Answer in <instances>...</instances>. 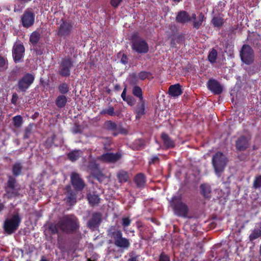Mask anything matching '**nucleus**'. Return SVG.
I'll return each mask as SVG.
<instances>
[{"mask_svg": "<svg viewBox=\"0 0 261 261\" xmlns=\"http://www.w3.org/2000/svg\"><path fill=\"white\" fill-rule=\"evenodd\" d=\"M104 127L106 129L110 130H117L116 124L112 121H107L104 124Z\"/></svg>", "mask_w": 261, "mask_h": 261, "instance_id": "obj_32", "label": "nucleus"}, {"mask_svg": "<svg viewBox=\"0 0 261 261\" xmlns=\"http://www.w3.org/2000/svg\"><path fill=\"white\" fill-rule=\"evenodd\" d=\"M240 56L242 61L246 64H250L253 61V50L249 45L243 46Z\"/></svg>", "mask_w": 261, "mask_h": 261, "instance_id": "obj_8", "label": "nucleus"}, {"mask_svg": "<svg viewBox=\"0 0 261 261\" xmlns=\"http://www.w3.org/2000/svg\"><path fill=\"white\" fill-rule=\"evenodd\" d=\"M170 203L176 215L181 217L187 216L188 209L187 205L181 202L180 196H173Z\"/></svg>", "mask_w": 261, "mask_h": 261, "instance_id": "obj_3", "label": "nucleus"}, {"mask_svg": "<svg viewBox=\"0 0 261 261\" xmlns=\"http://www.w3.org/2000/svg\"><path fill=\"white\" fill-rule=\"evenodd\" d=\"M137 113V118H139L140 116L145 114V101L143 100H140V102L138 104L136 109Z\"/></svg>", "mask_w": 261, "mask_h": 261, "instance_id": "obj_22", "label": "nucleus"}, {"mask_svg": "<svg viewBox=\"0 0 261 261\" xmlns=\"http://www.w3.org/2000/svg\"><path fill=\"white\" fill-rule=\"evenodd\" d=\"M120 62L123 64H125L127 63V59L126 55L123 54Z\"/></svg>", "mask_w": 261, "mask_h": 261, "instance_id": "obj_49", "label": "nucleus"}, {"mask_svg": "<svg viewBox=\"0 0 261 261\" xmlns=\"http://www.w3.org/2000/svg\"><path fill=\"white\" fill-rule=\"evenodd\" d=\"M67 99L64 95L58 96L56 100V104L59 108H62L65 107L67 103Z\"/></svg>", "mask_w": 261, "mask_h": 261, "instance_id": "obj_24", "label": "nucleus"}, {"mask_svg": "<svg viewBox=\"0 0 261 261\" xmlns=\"http://www.w3.org/2000/svg\"><path fill=\"white\" fill-rule=\"evenodd\" d=\"M40 261H48V260L46 259L45 258L43 257V258H41Z\"/></svg>", "mask_w": 261, "mask_h": 261, "instance_id": "obj_57", "label": "nucleus"}, {"mask_svg": "<svg viewBox=\"0 0 261 261\" xmlns=\"http://www.w3.org/2000/svg\"><path fill=\"white\" fill-rule=\"evenodd\" d=\"M20 222V218L18 214L14 215L11 218L5 221L4 223L5 231L9 233L13 232L18 228Z\"/></svg>", "mask_w": 261, "mask_h": 261, "instance_id": "obj_7", "label": "nucleus"}, {"mask_svg": "<svg viewBox=\"0 0 261 261\" xmlns=\"http://www.w3.org/2000/svg\"><path fill=\"white\" fill-rule=\"evenodd\" d=\"M21 166L19 163H16L13 167V173L15 175H18L21 173Z\"/></svg>", "mask_w": 261, "mask_h": 261, "instance_id": "obj_39", "label": "nucleus"}, {"mask_svg": "<svg viewBox=\"0 0 261 261\" xmlns=\"http://www.w3.org/2000/svg\"><path fill=\"white\" fill-rule=\"evenodd\" d=\"M6 61L5 58L0 56V67L5 68Z\"/></svg>", "mask_w": 261, "mask_h": 261, "instance_id": "obj_47", "label": "nucleus"}, {"mask_svg": "<svg viewBox=\"0 0 261 261\" xmlns=\"http://www.w3.org/2000/svg\"><path fill=\"white\" fill-rule=\"evenodd\" d=\"M40 37V35L38 32H34L30 36V41L33 44H36L38 42Z\"/></svg>", "mask_w": 261, "mask_h": 261, "instance_id": "obj_35", "label": "nucleus"}, {"mask_svg": "<svg viewBox=\"0 0 261 261\" xmlns=\"http://www.w3.org/2000/svg\"><path fill=\"white\" fill-rule=\"evenodd\" d=\"M120 133H124V132H123L122 131H121Z\"/></svg>", "mask_w": 261, "mask_h": 261, "instance_id": "obj_61", "label": "nucleus"}, {"mask_svg": "<svg viewBox=\"0 0 261 261\" xmlns=\"http://www.w3.org/2000/svg\"><path fill=\"white\" fill-rule=\"evenodd\" d=\"M149 75L150 74L149 72L146 71H142L138 74V76L139 79L143 80L148 78Z\"/></svg>", "mask_w": 261, "mask_h": 261, "instance_id": "obj_43", "label": "nucleus"}, {"mask_svg": "<svg viewBox=\"0 0 261 261\" xmlns=\"http://www.w3.org/2000/svg\"><path fill=\"white\" fill-rule=\"evenodd\" d=\"M164 145L166 148H173L175 146V143L166 134L163 133L161 136Z\"/></svg>", "mask_w": 261, "mask_h": 261, "instance_id": "obj_19", "label": "nucleus"}, {"mask_svg": "<svg viewBox=\"0 0 261 261\" xmlns=\"http://www.w3.org/2000/svg\"><path fill=\"white\" fill-rule=\"evenodd\" d=\"M5 196L8 198H12L20 195L21 188L16 184L14 178L10 177L8 181V186L6 187Z\"/></svg>", "mask_w": 261, "mask_h": 261, "instance_id": "obj_6", "label": "nucleus"}, {"mask_svg": "<svg viewBox=\"0 0 261 261\" xmlns=\"http://www.w3.org/2000/svg\"><path fill=\"white\" fill-rule=\"evenodd\" d=\"M25 137H26V138L28 137L27 134L25 135Z\"/></svg>", "mask_w": 261, "mask_h": 261, "instance_id": "obj_62", "label": "nucleus"}, {"mask_svg": "<svg viewBox=\"0 0 261 261\" xmlns=\"http://www.w3.org/2000/svg\"><path fill=\"white\" fill-rule=\"evenodd\" d=\"M122 0H110V3L113 7H117Z\"/></svg>", "mask_w": 261, "mask_h": 261, "instance_id": "obj_45", "label": "nucleus"}, {"mask_svg": "<svg viewBox=\"0 0 261 261\" xmlns=\"http://www.w3.org/2000/svg\"><path fill=\"white\" fill-rule=\"evenodd\" d=\"M182 90L179 84L171 85L169 88V93L172 97H177L181 94Z\"/></svg>", "mask_w": 261, "mask_h": 261, "instance_id": "obj_17", "label": "nucleus"}, {"mask_svg": "<svg viewBox=\"0 0 261 261\" xmlns=\"http://www.w3.org/2000/svg\"><path fill=\"white\" fill-rule=\"evenodd\" d=\"M79 227L77 219L73 215L64 216L58 223L51 224L49 227L53 233L61 230L66 233H72Z\"/></svg>", "mask_w": 261, "mask_h": 261, "instance_id": "obj_1", "label": "nucleus"}, {"mask_svg": "<svg viewBox=\"0 0 261 261\" xmlns=\"http://www.w3.org/2000/svg\"><path fill=\"white\" fill-rule=\"evenodd\" d=\"M35 21V15L30 11H25L21 17L22 25L25 28H29L32 26Z\"/></svg>", "mask_w": 261, "mask_h": 261, "instance_id": "obj_11", "label": "nucleus"}, {"mask_svg": "<svg viewBox=\"0 0 261 261\" xmlns=\"http://www.w3.org/2000/svg\"><path fill=\"white\" fill-rule=\"evenodd\" d=\"M131 223V220L129 217H124L122 218V225L123 227V230L126 233H128L126 227H128Z\"/></svg>", "mask_w": 261, "mask_h": 261, "instance_id": "obj_31", "label": "nucleus"}, {"mask_svg": "<svg viewBox=\"0 0 261 261\" xmlns=\"http://www.w3.org/2000/svg\"><path fill=\"white\" fill-rule=\"evenodd\" d=\"M132 92L134 96L139 98L140 100H143L142 91L140 87L138 86H134Z\"/></svg>", "mask_w": 261, "mask_h": 261, "instance_id": "obj_30", "label": "nucleus"}, {"mask_svg": "<svg viewBox=\"0 0 261 261\" xmlns=\"http://www.w3.org/2000/svg\"><path fill=\"white\" fill-rule=\"evenodd\" d=\"M207 87L213 93L219 94L222 92V87L219 83L214 79H211L207 82Z\"/></svg>", "mask_w": 261, "mask_h": 261, "instance_id": "obj_15", "label": "nucleus"}, {"mask_svg": "<svg viewBox=\"0 0 261 261\" xmlns=\"http://www.w3.org/2000/svg\"><path fill=\"white\" fill-rule=\"evenodd\" d=\"M254 186L256 188L261 187V175L256 178L254 181Z\"/></svg>", "mask_w": 261, "mask_h": 261, "instance_id": "obj_44", "label": "nucleus"}, {"mask_svg": "<svg viewBox=\"0 0 261 261\" xmlns=\"http://www.w3.org/2000/svg\"><path fill=\"white\" fill-rule=\"evenodd\" d=\"M24 48L21 43H15L13 47V56L15 62H19L23 56Z\"/></svg>", "mask_w": 261, "mask_h": 261, "instance_id": "obj_12", "label": "nucleus"}, {"mask_svg": "<svg viewBox=\"0 0 261 261\" xmlns=\"http://www.w3.org/2000/svg\"><path fill=\"white\" fill-rule=\"evenodd\" d=\"M121 158V154L119 153H106L101 155L99 159L105 162H115Z\"/></svg>", "mask_w": 261, "mask_h": 261, "instance_id": "obj_16", "label": "nucleus"}, {"mask_svg": "<svg viewBox=\"0 0 261 261\" xmlns=\"http://www.w3.org/2000/svg\"><path fill=\"white\" fill-rule=\"evenodd\" d=\"M204 15L202 13H200L198 17V19L195 21H193V26L195 28L198 29L200 26L202 24L204 20Z\"/></svg>", "mask_w": 261, "mask_h": 261, "instance_id": "obj_33", "label": "nucleus"}, {"mask_svg": "<svg viewBox=\"0 0 261 261\" xmlns=\"http://www.w3.org/2000/svg\"><path fill=\"white\" fill-rule=\"evenodd\" d=\"M72 26L70 23L67 22H64L60 27L59 34L61 36L66 35L69 32Z\"/></svg>", "mask_w": 261, "mask_h": 261, "instance_id": "obj_20", "label": "nucleus"}, {"mask_svg": "<svg viewBox=\"0 0 261 261\" xmlns=\"http://www.w3.org/2000/svg\"><path fill=\"white\" fill-rule=\"evenodd\" d=\"M70 189V187L69 186H66V190L68 192L66 200L70 204H72L76 202V196L74 193H69Z\"/></svg>", "mask_w": 261, "mask_h": 261, "instance_id": "obj_26", "label": "nucleus"}, {"mask_svg": "<svg viewBox=\"0 0 261 261\" xmlns=\"http://www.w3.org/2000/svg\"><path fill=\"white\" fill-rule=\"evenodd\" d=\"M259 253H260V255L261 256V244H260V246Z\"/></svg>", "mask_w": 261, "mask_h": 261, "instance_id": "obj_59", "label": "nucleus"}, {"mask_svg": "<svg viewBox=\"0 0 261 261\" xmlns=\"http://www.w3.org/2000/svg\"><path fill=\"white\" fill-rule=\"evenodd\" d=\"M249 146L248 140L245 137H240L236 143V147L239 150H244Z\"/></svg>", "mask_w": 261, "mask_h": 261, "instance_id": "obj_18", "label": "nucleus"}, {"mask_svg": "<svg viewBox=\"0 0 261 261\" xmlns=\"http://www.w3.org/2000/svg\"><path fill=\"white\" fill-rule=\"evenodd\" d=\"M71 181L73 186L77 190H82L85 187V184L79 175L72 173L71 175Z\"/></svg>", "mask_w": 261, "mask_h": 261, "instance_id": "obj_14", "label": "nucleus"}, {"mask_svg": "<svg viewBox=\"0 0 261 261\" xmlns=\"http://www.w3.org/2000/svg\"><path fill=\"white\" fill-rule=\"evenodd\" d=\"M132 48L139 54L146 53L148 51V45L145 40L134 34L132 36Z\"/></svg>", "mask_w": 261, "mask_h": 261, "instance_id": "obj_4", "label": "nucleus"}, {"mask_svg": "<svg viewBox=\"0 0 261 261\" xmlns=\"http://www.w3.org/2000/svg\"><path fill=\"white\" fill-rule=\"evenodd\" d=\"M261 236V229H254L249 236L250 241H253Z\"/></svg>", "mask_w": 261, "mask_h": 261, "instance_id": "obj_36", "label": "nucleus"}, {"mask_svg": "<svg viewBox=\"0 0 261 261\" xmlns=\"http://www.w3.org/2000/svg\"><path fill=\"white\" fill-rule=\"evenodd\" d=\"M135 182L137 187H144L146 182L144 175L141 173L137 174L135 178Z\"/></svg>", "mask_w": 261, "mask_h": 261, "instance_id": "obj_23", "label": "nucleus"}, {"mask_svg": "<svg viewBox=\"0 0 261 261\" xmlns=\"http://www.w3.org/2000/svg\"><path fill=\"white\" fill-rule=\"evenodd\" d=\"M34 75L30 73L25 74L18 82V88L22 91H25L33 83Z\"/></svg>", "mask_w": 261, "mask_h": 261, "instance_id": "obj_10", "label": "nucleus"}, {"mask_svg": "<svg viewBox=\"0 0 261 261\" xmlns=\"http://www.w3.org/2000/svg\"><path fill=\"white\" fill-rule=\"evenodd\" d=\"M4 205L2 203H0V212L3 210Z\"/></svg>", "mask_w": 261, "mask_h": 261, "instance_id": "obj_56", "label": "nucleus"}, {"mask_svg": "<svg viewBox=\"0 0 261 261\" xmlns=\"http://www.w3.org/2000/svg\"><path fill=\"white\" fill-rule=\"evenodd\" d=\"M13 122L14 125L17 127H20L22 123V119L20 115H17L13 118Z\"/></svg>", "mask_w": 261, "mask_h": 261, "instance_id": "obj_40", "label": "nucleus"}, {"mask_svg": "<svg viewBox=\"0 0 261 261\" xmlns=\"http://www.w3.org/2000/svg\"><path fill=\"white\" fill-rule=\"evenodd\" d=\"M212 23L215 27H220L224 23V19L222 15H219L213 17Z\"/></svg>", "mask_w": 261, "mask_h": 261, "instance_id": "obj_25", "label": "nucleus"}, {"mask_svg": "<svg viewBox=\"0 0 261 261\" xmlns=\"http://www.w3.org/2000/svg\"><path fill=\"white\" fill-rule=\"evenodd\" d=\"M159 261H170V259L168 256L162 253L160 255Z\"/></svg>", "mask_w": 261, "mask_h": 261, "instance_id": "obj_46", "label": "nucleus"}, {"mask_svg": "<svg viewBox=\"0 0 261 261\" xmlns=\"http://www.w3.org/2000/svg\"><path fill=\"white\" fill-rule=\"evenodd\" d=\"M101 114H108L110 116L114 115V109L112 107H109L108 109H103L100 112Z\"/></svg>", "mask_w": 261, "mask_h": 261, "instance_id": "obj_41", "label": "nucleus"}, {"mask_svg": "<svg viewBox=\"0 0 261 261\" xmlns=\"http://www.w3.org/2000/svg\"><path fill=\"white\" fill-rule=\"evenodd\" d=\"M81 154L82 151L81 150H73L68 153V157L71 161H74L79 158Z\"/></svg>", "mask_w": 261, "mask_h": 261, "instance_id": "obj_29", "label": "nucleus"}, {"mask_svg": "<svg viewBox=\"0 0 261 261\" xmlns=\"http://www.w3.org/2000/svg\"><path fill=\"white\" fill-rule=\"evenodd\" d=\"M176 19L179 22L186 23L190 21V18L186 12L181 11L178 14Z\"/></svg>", "mask_w": 261, "mask_h": 261, "instance_id": "obj_21", "label": "nucleus"}, {"mask_svg": "<svg viewBox=\"0 0 261 261\" xmlns=\"http://www.w3.org/2000/svg\"><path fill=\"white\" fill-rule=\"evenodd\" d=\"M130 231L131 232H132V233H134V232L133 230H131V231Z\"/></svg>", "mask_w": 261, "mask_h": 261, "instance_id": "obj_60", "label": "nucleus"}, {"mask_svg": "<svg viewBox=\"0 0 261 261\" xmlns=\"http://www.w3.org/2000/svg\"><path fill=\"white\" fill-rule=\"evenodd\" d=\"M16 100H17L16 94H13L12 99V102L15 103L16 101Z\"/></svg>", "mask_w": 261, "mask_h": 261, "instance_id": "obj_52", "label": "nucleus"}, {"mask_svg": "<svg viewBox=\"0 0 261 261\" xmlns=\"http://www.w3.org/2000/svg\"><path fill=\"white\" fill-rule=\"evenodd\" d=\"M13 254L15 255V253H18V255H20L21 256H23V251L19 249H15L13 250Z\"/></svg>", "mask_w": 261, "mask_h": 261, "instance_id": "obj_51", "label": "nucleus"}, {"mask_svg": "<svg viewBox=\"0 0 261 261\" xmlns=\"http://www.w3.org/2000/svg\"><path fill=\"white\" fill-rule=\"evenodd\" d=\"M101 220V215L99 213H93L91 219L87 223V226L91 229L94 230L98 227Z\"/></svg>", "mask_w": 261, "mask_h": 261, "instance_id": "obj_13", "label": "nucleus"}, {"mask_svg": "<svg viewBox=\"0 0 261 261\" xmlns=\"http://www.w3.org/2000/svg\"><path fill=\"white\" fill-rule=\"evenodd\" d=\"M129 105H134V101L133 98L132 97V100H129V103H128Z\"/></svg>", "mask_w": 261, "mask_h": 261, "instance_id": "obj_55", "label": "nucleus"}, {"mask_svg": "<svg viewBox=\"0 0 261 261\" xmlns=\"http://www.w3.org/2000/svg\"><path fill=\"white\" fill-rule=\"evenodd\" d=\"M159 161V159L157 156H153L150 161H149V164H154L158 162Z\"/></svg>", "mask_w": 261, "mask_h": 261, "instance_id": "obj_48", "label": "nucleus"}, {"mask_svg": "<svg viewBox=\"0 0 261 261\" xmlns=\"http://www.w3.org/2000/svg\"><path fill=\"white\" fill-rule=\"evenodd\" d=\"M217 57V52L216 50L213 49L210 52L209 55L208 56V61L211 63H214L216 62V60Z\"/></svg>", "mask_w": 261, "mask_h": 261, "instance_id": "obj_37", "label": "nucleus"}, {"mask_svg": "<svg viewBox=\"0 0 261 261\" xmlns=\"http://www.w3.org/2000/svg\"><path fill=\"white\" fill-rule=\"evenodd\" d=\"M73 67V62L70 59H64L61 63L59 73L63 76H68L70 74V69Z\"/></svg>", "mask_w": 261, "mask_h": 261, "instance_id": "obj_9", "label": "nucleus"}, {"mask_svg": "<svg viewBox=\"0 0 261 261\" xmlns=\"http://www.w3.org/2000/svg\"><path fill=\"white\" fill-rule=\"evenodd\" d=\"M225 4L223 2H220L218 5V9L219 10L222 11L223 8L225 7Z\"/></svg>", "mask_w": 261, "mask_h": 261, "instance_id": "obj_50", "label": "nucleus"}, {"mask_svg": "<svg viewBox=\"0 0 261 261\" xmlns=\"http://www.w3.org/2000/svg\"><path fill=\"white\" fill-rule=\"evenodd\" d=\"M126 88H125L123 91H122V93H121V97L122 98V99L124 100V101H126L128 103H129V100H132V97L131 96H128V97H126Z\"/></svg>", "mask_w": 261, "mask_h": 261, "instance_id": "obj_42", "label": "nucleus"}, {"mask_svg": "<svg viewBox=\"0 0 261 261\" xmlns=\"http://www.w3.org/2000/svg\"><path fill=\"white\" fill-rule=\"evenodd\" d=\"M117 176L120 182H125L128 179L127 173L124 171H119L118 173Z\"/></svg>", "mask_w": 261, "mask_h": 261, "instance_id": "obj_34", "label": "nucleus"}, {"mask_svg": "<svg viewBox=\"0 0 261 261\" xmlns=\"http://www.w3.org/2000/svg\"><path fill=\"white\" fill-rule=\"evenodd\" d=\"M192 18L194 21L196 20V16L195 14H193L192 16Z\"/></svg>", "mask_w": 261, "mask_h": 261, "instance_id": "obj_54", "label": "nucleus"}, {"mask_svg": "<svg viewBox=\"0 0 261 261\" xmlns=\"http://www.w3.org/2000/svg\"><path fill=\"white\" fill-rule=\"evenodd\" d=\"M87 198L89 203L92 205H95L98 204L100 200L98 196L95 194H88L87 195Z\"/></svg>", "mask_w": 261, "mask_h": 261, "instance_id": "obj_28", "label": "nucleus"}, {"mask_svg": "<svg viewBox=\"0 0 261 261\" xmlns=\"http://www.w3.org/2000/svg\"><path fill=\"white\" fill-rule=\"evenodd\" d=\"M73 132L74 133L76 134V133H77V131L76 130V129H74L73 130Z\"/></svg>", "mask_w": 261, "mask_h": 261, "instance_id": "obj_58", "label": "nucleus"}, {"mask_svg": "<svg viewBox=\"0 0 261 261\" xmlns=\"http://www.w3.org/2000/svg\"><path fill=\"white\" fill-rule=\"evenodd\" d=\"M108 235L113 239L114 243L117 247L127 249L130 246L129 240L123 237L121 230L116 229L114 226H111L109 229Z\"/></svg>", "mask_w": 261, "mask_h": 261, "instance_id": "obj_2", "label": "nucleus"}, {"mask_svg": "<svg viewBox=\"0 0 261 261\" xmlns=\"http://www.w3.org/2000/svg\"><path fill=\"white\" fill-rule=\"evenodd\" d=\"M128 261H137L136 257H133L130 258Z\"/></svg>", "mask_w": 261, "mask_h": 261, "instance_id": "obj_53", "label": "nucleus"}, {"mask_svg": "<svg viewBox=\"0 0 261 261\" xmlns=\"http://www.w3.org/2000/svg\"><path fill=\"white\" fill-rule=\"evenodd\" d=\"M58 89L61 93L64 94L69 91V86L66 83H63L59 86Z\"/></svg>", "mask_w": 261, "mask_h": 261, "instance_id": "obj_38", "label": "nucleus"}, {"mask_svg": "<svg viewBox=\"0 0 261 261\" xmlns=\"http://www.w3.org/2000/svg\"><path fill=\"white\" fill-rule=\"evenodd\" d=\"M200 190L201 193L205 197H209L210 194L211 192V189L210 186L208 184H202L200 186Z\"/></svg>", "mask_w": 261, "mask_h": 261, "instance_id": "obj_27", "label": "nucleus"}, {"mask_svg": "<svg viewBox=\"0 0 261 261\" xmlns=\"http://www.w3.org/2000/svg\"><path fill=\"white\" fill-rule=\"evenodd\" d=\"M212 161L216 174L220 176L226 165V157L222 152H218L213 156Z\"/></svg>", "mask_w": 261, "mask_h": 261, "instance_id": "obj_5", "label": "nucleus"}]
</instances>
